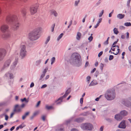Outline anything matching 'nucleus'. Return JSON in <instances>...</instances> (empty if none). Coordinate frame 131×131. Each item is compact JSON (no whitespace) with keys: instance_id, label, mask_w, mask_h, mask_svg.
I'll return each mask as SVG.
<instances>
[{"instance_id":"39","label":"nucleus","mask_w":131,"mask_h":131,"mask_svg":"<svg viewBox=\"0 0 131 131\" xmlns=\"http://www.w3.org/2000/svg\"><path fill=\"white\" fill-rule=\"evenodd\" d=\"M48 67H46L43 71L42 73L45 74L47 72L48 70Z\"/></svg>"},{"instance_id":"17","label":"nucleus","mask_w":131,"mask_h":131,"mask_svg":"<svg viewBox=\"0 0 131 131\" xmlns=\"http://www.w3.org/2000/svg\"><path fill=\"white\" fill-rule=\"evenodd\" d=\"M56 131H64L63 127L62 125H59L56 127Z\"/></svg>"},{"instance_id":"10","label":"nucleus","mask_w":131,"mask_h":131,"mask_svg":"<svg viewBox=\"0 0 131 131\" xmlns=\"http://www.w3.org/2000/svg\"><path fill=\"white\" fill-rule=\"evenodd\" d=\"M6 53V50L4 48L0 49V61L2 60Z\"/></svg>"},{"instance_id":"7","label":"nucleus","mask_w":131,"mask_h":131,"mask_svg":"<svg viewBox=\"0 0 131 131\" xmlns=\"http://www.w3.org/2000/svg\"><path fill=\"white\" fill-rule=\"evenodd\" d=\"M12 60V59L11 58L6 60L4 63L3 67L1 69V71H3L8 68Z\"/></svg>"},{"instance_id":"30","label":"nucleus","mask_w":131,"mask_h":131,"mask_svg":"<svg viewBox=\"0 0 131 131\" xmlns=\"http://www.w3.org/2000/svg\"><path fill=\"white\" fill-rule=\"evenodd\" d=\"M117 47L118 48H119V47L118 46H112L111 50L113 51H114L116 49Z\"/></svg>"},{"instance_id":"26","label":"nucleus","mask_w":131,"mask_h":131,"mask_svg":"<svg viewBox=\"0 0 131 131\" xmlns=\"http://www.w3.org/2000/svg\"><path fill=\"white\" fill-rule=\"evenodd\" d=\"M125 16V15L124 14H119L117 15V17L119 19H122Z\"/></svg>"},{"instance_id":"31","label":"nucleus","mask_w":131,"mask_h":131,"mask_svg":"<svg viewBox=\"0 0 131 131\" xmlns=\"http://www.w3.org/2000/svg\"><path fill=\"white\" fill-rule=\"evenodd\" d=\"M63 35V33H61L58 37L57 40L59 41L62 37Z\"/></svg>"},{"instance_id":"35","label":"nucleus","mask_w":131,"mask_h":131,"mask_svg":"<svg viewBox=\"0 0 131 131\" xmlns=\"http://www.w3.org/2000/svg\"><path fill=\"white\" fill-rule=\"evenodd\" d=\"M104 67V65L103 64L101 63L100 66V69L102 71H103V67Z\"/></svg>"},{"instance_id":"50","label":"nucleus","mask_w":131,"mask_h":131,"mask_svg":"<svg viewBox=\"0 0 131 131\" xmlns=\"http://www.w3.org/2000/svg\"><path fill=\"white\" fill-rule=\"evenodd\" d=\"M47 85L46 84H44L41 87V89H43L47 87Z\"/></svg>"},{"instance_id":"40","label":"nucleus","mask_w":131,"mask_h":131,"mask_svg":"<svg viewBox=\"0 0 131 131\" xmlns=\"http://www.w3.org/2000/svg\"><path fill=\"white\" fill-rule=\"evenodd\" d=\"M55 26V24H53L51 26V31L52 32H53V31H54Z\"/></svg>"},{"instance_id":"21","label":"nucleus","mask_w":131,"mask_h":131,"mask_svg":"<svg viewBox=\"0 0 131 131\" xmlns=\"http://www.w3.org/2000/svg\"><path fill=\"white\" fill-rule=\"evenodd\" d=\"M63 98H64L62 96L58 99L55 102L57 104H60L62 102V99Z\"/></svg>"},{"instance_id":"18","label":"nucleus","mask_w":131,"mask_h":131,"mask_svg":"<svg viewBox=\"0 0 131 131\" xmlns=\"http://www.w3.org/2000/svg\"><path fill=\"white\" fill-rule=\"evenodd\" d=\"M22 108L19 106L18 105H16L15 106V108L14 110V111L19 112L21 111Z\"/></svg>"},{"instance_id":"64","label":"nucleus","mask_w":131,"mask_h":131,"mask_svg":"<svg viewBox=\"0 0 131 131\" xmlns=\"http://www.w3.org/2000/svg\"><path fill=\"white\" fill-rule=\"evenodd\" d=\"M71 131H79L78 130L75 128L72 129H71Z\"/></svg>"},{"instance_id":"28","label":"nucleus","mask_w":131,"mask_h":131,"mask_svg":"<svg viewBox=\"0 0 131 131\" xmlns=\"http://www.w3.org/2000/svg\"><path fill=\"white\" fill-rule=\"evenodd\" d=\"M29 112H26L22 116V118L23 120L29 114Z\"/></svg>"},{"instance_id":"32","label":"nucleus","mask_w":131,"mask_h":131,"mask_svg":"<svg viewBox=\"0 0 131 131\" xmlns=\"http://www.w3.org/2000/svg\"><path fill=\"white\" fill-rule=\"evenodd\" d=\"M5 116V119L6 121L8 119V117L7 115L5 113H3V114H1L0 116H2V117L3 116Z\"/></svg>"},{"instance_id":"42","label":"nucleus","mask_w":131,"mask_h":131,"mask_svg":"<svg viewBox=\"0 0 131 131\" xmlns=\"http://www.w3.org/2000/svg\"><path fill=\"white\" fill-rule=\"evenodd\" d=\"M21 13L24 16L26 14V12L25 9H24L21 11Z\"/></svg>"},{"instance_id":"4","label":"nucleus","mask_w":131,"mask_h":131,"mask_svg":"<svg viewBox=\"0 0 131 131\" xmlns=\"http://www.w3.org/2000/svg\"><path fill=\"white\" fill-rule=\"evenodd\" d=\"M81 127L83 130H91L93 128V125L90 123H88L81 124Z\"/></svg>"},{"instance_id":"43","label":"nucleus","mask_w":131,"mask_h":131,"mask_svg":"<svg viewBox=\"0 0 131 131\" xmlns=\"http://www.w3.org/2000/svg\"><path fill=\"white\" fill-rule=\"evenodd\" d=\"M80 1L79 0L75 1V2L74 5L75 6H77L80 2Z\"/></svg>"},{"instance_id":"36","label":"nucleus","mask_w":131,"mask_h":131,"mask_svg":"<svg viewBox=\"0 0 131 131\" xmlns=\"http://www.w3.org/2000/svg\"><path fill=\"white\" fill-rule=\"evenodd\" d=\"M91 79V77L90 76H88L86 78V82L89 83H90V80Z\"/></svg>"},{"instance_id":"15","label":"nucleus","mask_w":131,"mask_h":131,"mask_svg":"<svg viewBox=\"0 0 131 131\" xmlns=\"http://www.w3.org/2000/svg\"><path fill=\"white\" fill-rule=\"evenodd\" d=\"M115 118L117 121H120L123 118L120 114H116L114 117Z\"/></svg>"},{"instance_id":"44","label":"nucleus","mask_w":131,"mask_h":131,"mask_svg":"<svg viewBox=\"0 0 131 131\" xmlns=\"http://www.w3.org/2000/svg\"><path fill=\"white\" fill-rule=\"evenodd\" d=\"M92 34H91V36L88 38V40L90 41V42L93 39V37L92 36Z\"/></svg>"},{"instance_id":"8","label":"nucleus","mask_w":131,"mask_h":131,"mask_svg":"<svg viewBox=\"0 0 131 131\" xmlns=\"http://www.w3.org/2000/svg\"><path fill=\"white\" fill-rule=\"evenodd\" d=\"M130 101H131V97H129L127 99L123 100L122 102L125 106L131 108V102Z\"/></svg>"},{"instance_id":"34","label":"nucleus","mask_w":131,"mask_h":131,"mask_svg":"<svg viewBox=\"0 0 131 131\" xmlns=\"http://www.w3.org/2000/svg\"><path fill=\"white\" fill-rule=\"evenodd\" d=\"M113 31L114 33L116 35L119 32H118V30L116 28H114V29L113 30Z\"/></svg>"},{"instance_id":"1","label":"nucleus","mask_w":131,"mask_h":131,"mask_svg":"<svg viewBox=\"0 0 131 131\" xmlns=\"http://www.w3.org/2000/svg\"><path fill=\"white\" fill-rule=\"evenodd\" d=\"M6 23L10 25L15 30L17 29L19 27V23L17 18L15 15H9L7 16L6 19Z\"/></svg>"},{"instance_id":"5","label":"nucleus","mask_w":131,"mask_h":131,"mask_svg":"<svg viewBox=\"0 0 131 131\" xmlns=\"http://www.w3.org/2000/svg\"><path fill=\"white\" fill-rule=\"evenodd\" d=\"M20 55L22 58H23L26 55L27 51L26 49L25 45L21 44L20 46Z\"/></svg>"},{"instance_id":"29","label":"nucleus","mask_w":131,"mask_h":131,"mask_svg":"<svg viewBox=\"0 0 131 131\" xmlns=\"http://www.w3.org/2000/svg\"><path fill=\"white\" fill-rule=\"evenodd\" d=\"M56 61V58L55 57H53L51 59V64L52 65Z\"/></svg>"},{"instance_id":"33","label":"nucleus","mask_w":131,"mask_h":131,"mask_svg":"<svg viewBox=\"0 0 131 131\" xmlns=\"http://www.w3.org/2000/svg\"><path fill=\"white\" fill-rule=\"evenodd\" d=\"M119 50H120V49L119 48H117V52H116V53H114V52H112V51H111V50L109 52L110 53L111 52L112 53H113L115 55H117L119 53Z\"/></svg>"},{"instance_id":"57","label":"nucleus","mask_w":131,"mask_h":131,"mask_svg":"<svg viewBox=\"0 0 131 131\" xmlns=\"http://www.w3.org/2000/svg\"><path fill=\"white\" fill-rule=\"evenodd\" d=\"M96 70V69L95 68H94L92 70V71H91V73H93Z\"/></svg>"},{"instance_id":"12","label":"nucleus","mask_w":131,"mask_h":131,"mask_svg":"<svg viewBox=\"0 0 131 131\" xmlns=\"http://www.w3.org/2000/svg\"><path fill=\"white\" fill-rule=\"evenodd\" d=\"M18 62V59L16 58L10 67V69L11 70H14Z\"/></svg>"},{"instance_id":"23","label":"nucleus","mask_w":131,"mask_h":131,"mask_svg":"<svg viewBox=\"0 0 131 131\" xmlns=\"http://www.w3.org/2000/svg\"><path fill=\"white\" fill-rule=\"evenodd\" d=\"M81 36L82 34L80 32H77L76 37V39L78 40H80L81 38Z\"/></svg>"},{"instance_id":"58","label":"nucleus","mask_w":131,"mask_h":131,"mask_svg":"<svg viewBox=\"0 0 131 131\" xmlns=\"http://www.w3.org/2000/svg\"><path fill=\"white\" fill-rule=\"evenodd\" d=\"M129 34L128 32L126 33V38L127 39H128L129 38Z\"/></svg>"},{"instance_id":"47","label":"nucleus","mask_w":131,"mask_h":131,"mask_svg":"<svg viewBox=\"0 0 131 131\" xmlns=\"http://www.w3.org/2000/svg\"><path fill=\"white\" fill-rule=\"evenodd\" d=\"M26 126V125L24 124H22L21 125H20L19 127V128H22L24 127H25Z\"/></svg>"},{"instance_id":"27","label":"nucleus","mask_w":131,"mask_h":131,"mask_svg":"<svg viewBox=\"0 0 131 131\" xmlns=\"http://www.w3.org/2000/svg\"><path fill=\"white\" fill-rule=\"evenodd\" d=\"M51 13L52 14H53L55 17L57 16L58 14L57 12L55 10H52L51 11Z\"/></svg>"},{"instance_id":"6","label":"nucleus","mask_w":131,"mask_h":131,"mask_svg":"<svg viewBox=\"0 0 131 131\" xmlns=\"http://www.w3.org/2000/svg\"><path fill=\"white\" fill-rule=\"evenodd\" d=\"M40 37L39 34H38L33 31L30 34L29 38L30 40L34 41L37 40Z\"/></svg>"},{"instance_id":"41","label":"nucleus","mask_w":131,"mask_h":131,"mask_svg":"<svg viewBox=\"0 0 131 131\" xmlns=\"http://www.w3.org/2000/svg\"><path fill=\"white\" fill-rule=\"evenodd\" d=\"M104 10H102L101 12L99 14V17H102V15L103 13H104Z\"/></svg>"},{"instance_id":"38","label":"nucleus","mask_w":131,"mask_h":131,"mask_svg":"<svg viewBox=\"0 0 131 131\" xmlns=\"http://www.w3.org/2000/svg\"><path fill=\"white\" fill-rule=\"evenodd\" d=\"M50 39V36H48V37L47 38L45 42V43L46 44H47L48 42H49V41Z\"/></svg>"},{"instance_id":"9","label":"nucleus","mask_w":131,"mask_h":131,"mask_svg":"<svg viewBox=\"0 0 131 131\" xmlns=\"http://www.w3.org/2000/svg\"><path fill=\"white\" fill-rule=\"evenodd\" d=\"M8 26L5 23L2 24L0 27V29L1 31L3 33L7 32L8 29Z\"/></svg>"},{"instance_id":"37","label":"nucleus","mask_w":131,"mask_h":131,"mask_svg":"<svg viewBox=\"0 0 131 131\" xmlns=\"http://www.w3.org/2000/svg\"><path fill=\"white\" fill-rule=\"evenodd\" d=\"M124 25L126 26H131V23L130 22L125 23H124Z\"/></svg>"},{"instance_id":"62","label":"nucleus","mask_w":131,"mask_h":131,"mask_svg":"<svg viewBox=\"0 0 131 131\" xmlns=\"http://www.w3.org/2000/svg\"><path fill=\"white\" fill-rule=\"evenodd\" d=\"M5 103L4 102L0 103V106L4 105L5 104Z\"/></svg>"},{"instance_id":"2","label":"nucleus","mask_w":131,"mask_h":131,"mask_svg":"<svg viewBox=\"0 0 131 131\" xmlns=\"http://www.w3.org/2000/svg\"><path fill=\"white\" fill-rule=\"evenodd\" d=\"M70 61L71 64L78 67L80 66L81 64L79 54L76 53H74L71 55Z\"/></svg>"},{"instance_id":"59","label":"nucleus","mask_w":131,"mask_h":131,"mask_svg":"<svg viewBox=\"0 0 131 131\" xmlns=\"http://www.w3.org/2000/svg\"><path fill=\"white\" fill-rule=\"evenodd\" d=\"M25 106V104H24L23 103L21 104V105L20 106H19L20 107H21V108H22L23 107H24Z\"/></svg>"},{"instance_id":"24","label":"nucleus","mask_w":131,"mask_h":131,"mask_svg":"<svg viewBox=\"0 0 131 131\" xmlns=\"http://www.w3.org/2000/svg\"><path fill=\"white\" fill-rule=\"evenodd\" d=\"M42 28L39 27L36 29L34 31L38 34H39V33L42 31Z\"/></svg>"},{"instance_id":"63","label":"nucleus","mask_w":131,"mask_h":131,"mask_svg":"<svg viewBox=\"0 0 131 131\" xmlns=\"http://www.w3.org/2000/svg\"><path fill=\"white\" fill-rule=\"evenodd\" d=\"M108 41L107 40H106V41H105L104 42V45H107L108 44Z\"/></svg>"},{"instance_id":"54","label":"nucleus","mask_w":131,"mask_h":131,"mask_svg":"<svg viewBox=\"0 0 131 131\" xmlns=\"http://www.w3.org/2000/svg\"><path fill=\"white\" fill-rule=\"evenodd\" d=\"M103 52L102 51L100 52L98 54V56L99 57H100L102 54Z\"/></svg>"},{"instance_id":"3","label":"nucleus","mask_w":131,"mask_h":131,"mask_svg":"<svg viewBox=\"0 0 131 131\" xmlns=\"http://www.w3.org/2000/svg\"><path fill=\"white\" fill-rule=\"evenodd\" d=\"M115 90L112 89H110L106 91L105 96L107 100H111L115 98Z\"/></svg>"},{"instance_id":"19","label":"nucleus","mask_w":131,"mask_h":131,"mask_svg":"<svg viewBox=\"0 0 131 131\" xmlns=\"http://www.w3.org/2000/svg\"><path fill=\"white\" fill-rule=\"evenodd\" d=\"M97 84V82L96 80H93L91 82L90 84H89V86H91L96 85Z\"/></svg>"},{"instance_id":"11","label":"nucleus","mask_w":131,"mask_h":131,"mask_svg":"<svg viewBox=\"0 0 131 131\" xmlns=\"http://www.w3.org/2000/svg\"><path fill=\"white\" fill-rule=\"evenodd\" d=\"M5 78L9 79H13L14 76L13 74L10 71H8L6 72L4 76Z\"/></svg>"},{"instance_id":"49","label":"nucleus","mask_w":131,"mask_h":131,"mask_svg":"<svg viewBox=\"0 0 131 131\" xmlns=\"http://www.w3.org/2000/svg\"><path fill=\"white\" fill-rule=\"evenodd\" d=\"M45 74L42 73V74L40 76L39 80H42V79L45 76Z\"/></svg>"},{"instance_id":"14","label":"nucleus","mask_w":131,"mask_h":131,"mask_svg":"<svg viewBox=\"0 0 131 131\" xmlns=\"http://www.w3.org/2000/svg\"><path fill=\"white\" fill-rule=\"evenodd\" d=\"M37 6H33L31 7L30 8V12L31 14L33 15L35 13L37 12Z\"/></svg>"},{"instance_id":"13","label":"nucleus","mask_w":131,"mask_h":131,"mask_svg":"<svg viewBox=\"0 0 131 131\" xmlns=\"http://www.w3.org/2000/svg\"><path fill=\"white\" fill-rule=\"evenodd\" d=\"M2 35V37L5 39H7L10 38L11 37V33L10 32L4 33Z\"/></svg>"},{"instance_id":"61","label":"nucleus","mask_w":131,"mask_h":131,"mask_svg":"<svg viewBox=\"0 0 131 131\" xmlns=\"http://www.w3.org/2000/svg\"><path fill=\"white\" fill-rule=\"evenodd\" d=\"M14 114H15L14 112H12L10 114V118L12 117H13V115H14Z\"/></svg>"},{"instance_id":"20","label":"nucleus","mask_w":131,"mask_h":131,"mask_svg":"<svg viewBox=\"0 0 131 131\" xmlns=\"http://www.w3.org/2000/svg\"><path fill=\"white\" fill-rule=\"evenodd\" d=\"M120 114L123 118L124 116L127 115L128 114V112L125 110H123L121 111L120 112Z\"/></svg>"},{"instance_id":"60","label":"nucleus","mask_w":131,"mask_h":131,"mask_svg":"<svg viewBox=\"0 0 131 131\" xmlns=\"http://www.w3.org/2000/svg\"><path fill=\"white\" fill-rule=\"evenodd\" d=\"M26 100V98H24L23 99H21V101L22 102H23L24 101H25Z\"/></svg>"},{"instance_id":"25","label":"nucleus","mask_w":131,"mask_h":131,"mask_svg":"<svg viewBox=\"0 0 131 131\" xmlns=\"http://www.w3.org/2000/svg\"><path fill=\"white\" fill-rule=\"evenodd\" d=\"M70 92V89H69L67 91H66V92L64 94L63 96V97L64 98H65Z\"/></svg>"},{"instance_id":"52","label":"nucleus","mask_w":131,"mask_h":131,"mask_svg":"<svg viewBox=\"0 0 131 131\" xmlns=\"http://www.w3.org/2000/svg\"><path fill=\"white\" fill-rule=\"evenodd\" d=\"M113 58V56L112 55H110L109 58V59L110 60H112Z\"/></svg>"},{"instance_id":"22","label":"nucleus","mask_w":131,"mask_h":131,"mask_svg":"<svg viewBox=\"0 0 131 131\" xmlns=\"http://www.w3.org/2000/svg\"><path fill=\"white\" fill-rule=\"evenodd\" d=\"M84 120V118L83 117H80L76 118L75 121L78 122H80L83 121Z\"/></svg>"},{"instance_id":"46","label":"nucleus","mask_w":131,"mask_h":131,"mask_svg":"<svg viewBox=\"0 0 131 131\" xmlns=\"http://www.w3.org/2000/svg\"><path fill=\"white\" fill-rule=\"evenodd\" d=\"M41 59H39L38 60H37L36 61V63L37 65H39V64L41 62Z\"/></svg>"},{"instance_id":"55","label":"nucleus","mask_w":131,"mask_h":131,"mask_svg":"<svg viewBox=\"0 0 131 131\" xmlns=\"http://www.w3.org/2000/svg\"><path fill=\"white\" fill-rule=\"evenodd\" d=\"M99 72L98 71H96L95 74V76L96 77H97L99 75Z\"/></svg>"},{"instance_id":"16","label":"nucleus","mask_w":131,"mask_h":131,"mask_svg":"<svg viewBox=\"0 0 131 131\" xmlns=\"http://www.w3.org/2000/svg\"><path fill=\"white\" fill-rule=\"evenodd\" d=\"M126 127L125 121L123 120L119 124V127L120 128H125Z\"/></svg>"},{"instance_id":"45","label":"nucleus","mask_w":131,"mask_h":131,"mask_svg":"<svg viewBox=\"0 0 131 131\" xmlns=\"http://www.w3.org/2000/svg\"><path fill=\"white\" fill-rule=\"evenodd\" d=\"M39 113V111H37L35 112L33 114V117H34L35 116L37 115Z\"/></svg>"},{"instance_id":"56","label":"nucleus","mask_w":131,"mask_h":131,"mask_svg":"<svg viewBox=\"0 0 131 131\" xmlns=\"http://www.w3.org/2000/svg\"><path fill=\"white\" fill-rule=\"evenodd\" d=\"M101 95H100L99 97L96 98L95 99V101H98L99 100V99L101 98Z\"/></svg>"},{"instance_id":"53","label":"nucleus","mask_w":131,"mask_h":131,"mask_svg":"<svg viewBox=\"0 0 131 131\" xmlns=\"http://www.w3.org/2000/svg\"><path fill=\"white\" fill-rule=\"evenodd\" d=\"M46 116L45 115H43L41 117V118L43 121H45V120Z\"/></svg>"},{"instance_id":"51","label":"nucleus","mask_w":131,"mask_h":131,"mask_svg":"<svg viewBox=\"0 0 131 131\" xmlns=\"http://www.w3.org/2000/svg\"><path fill=\"white\" fill-rule=\"evenodd\" d=\"M83 97H81V99H80V103L81 104H82L83 103Z\"/></svg>"},{"instance_id":"48","label":"nucleus","mask_w":131,"mask_h":131,"mask_svg":"<svg viewBox=\"0 0 131 131\" xmlns=\"http://www.w3.org/2000/svg\"><path fill=\"white\" fill-rule=\"evenodd\" d=\"M46 108L48 110H50L52 108V107L51 106H49L48 105H46Z\"/></svg>"}]
</instances>
